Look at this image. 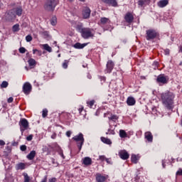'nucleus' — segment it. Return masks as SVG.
<instances>
[{
	"label": "nucleus",
	"mask_w": 182,
	"mask_h": 182,
	"mask_svg": "<svg viewBox=\"0 0 182 182\" xmlns=\"http://www.w3.org/2000/svg\"><path fill=\"white\" fill-rule=\"evenodd\" d=\"M178 49H179V52H181V53H182V44L178 46Z\"/></svg>",
	"instance_id": "nucleus-57"
},
{
	"label": "nucleus",
	"mask_w": 182,
	"mask_h": 182,
	"mask_svg": "<svg viewBox=\"0 0 182 182\" xmlns=\"http://www.w3.org/2000/svg\"><path fill=\"white\" fill-rule=\"evenodd\" d=\"M124 19L127 23H129V25L133 23V21H134V16H133V13L128 11L125 14Z\"/></svg>",
	"instance_id": "nucleus-9"
},
{
	"label": "nucleus",
	"mask_w": 182,
	"mask_h": 182,
	"mask_svg": "<svg viewBox=\"0 0 182 182\" xmlns=\"http://www.w3.org/2000/svg\"><path fill=\"white\" fill-rule=\"evenodd\" d=\"M26 165L24 163H19L16 166V170H25Z\"/></svg>",
	"instance_id": "nucleus-24"
},
{
	"label": "nucleus",
	"mask_w": 182,
	"mask_h": 182,
	"mask_svg": "<svg viewBox=\"0 0 182 182\" xmlns=\"http://www.w3.org/2000/svg\"><path fill=\"white\" fill-rule=\"evenodd\" d=\"M108 177V176H105L100 173H97L95 175V180L97 182H106Z\"/></svg>",
	"instance_id": "nucleus-12"
},
{
	"label": "nucleus",
	"mask_w": 182,
	"mask_h": 182,
	"mask_svg": "<svg viewBox=\"0 0 182 182\" xmlns=\"http://www.w3.org/2000/svg\"><path fill=\"white\" fill-rule=\"evenodd\" d=\"M104 4H106V5H108L109 6H117V1L116 0H102Z\"/></svg>",
	"instance_id": "nucleus-15"
},
{
	"label": "nucleus",
	"mask_w": 182,
	"mask_h": 182,
	"mask_svg": "<svg viewBox=\"0 0 182 182\" xmlns=\"http://www.w3.org/2000/svg\"><path fill=\"white\" fill-rule=\"evenodd\" d=\"M0 146H5V141L4 140H0Z\"/></svg>",
	"instance_id": "nucleus-55"
},
{
	"label": "nucleus",
	"mask_w": 182,
	"mask_h": 182,
	"mask_svg": "<svg viewBox=\"0 0 182 182\" xmlns=\"http://www.w3.org/2000/svg\"><path fill=\"white\" fill-rule=\"evenodd\" d=\"M58 58H60V54H58Z\"/></svg>",
	"instance_id": "nucleus-64"
},
{
	"label": "nucleus",
	"mask_w": 182,
	"mask_h": 182,
	"mask_svg": "<svg viewBox=\"0 0 182 182\" xmlns=\"http://www.w3.org/2000/svg\"><path fill=\"white\" fill-rule=\"evenodd\" d=\"M119 137H121V139H126V137H127V132H126V131L124 129H120Z\"/></svg>",
	"instance_id": "nucleus-28"
},
{
	"label": "nucleus",
	"mask_w": 182,
	"mask_h": 182,
	"mask_svg": "<svg viewBox=\"0 0 182 182\" xmlns=\"http://www.w3.org/2000/svg\"><path fill=\"white\" fill-rule=\"evenodd\" d=\"M20 130L21 133H23L25 130H28L29 128V122L26 118H21L18 122Z\"/></svg>",
	"instance_id": "nucleus-7"
},
{
	"label": "nucleus",
	"mask_w": 182,
	"mask_h": 182,
	"mask_svg": "<svg viewBox=\"0 0 182 182\" xmlns=\"http://www.w3.org/2000/svg\"><path fill=\"white\" fill-rule=\"evenodd\" d=\"M26 149H27L26 145H21V146H20V150H21V151H26Z\"/></svg>",
	"instance_id": "nucleus-43"
},
{
	"label": "nucleus",
	"mask_w": 182,
	"mask_h": 182,
	"mask_svg": "<svg viewBox=\"0 0 182 182\" xmlns=\"http://www.w3.org/2000/svg\"><path fill=\"white\" fill-rule=\"evenodd\" d=\"M119 119V117L116 114L111 115L110 117H109V120H112V122H116V120Z\"/></svg>",
	"instance_id": "nucleus-32"
},
{
	"label": "nucleus",
	"mask_w": 182,
	"mask_h": 182,
	"mask_svg": "<svg viewBox=\"0 0 182 182\" xmlns=\"http://www.w3.org/2000/svg\"><path fill=\"white\" fill-rule=\"evenodd\" d=\"M131 161H132V163H134V164H137V161H139V158H137V156H136V154L132 155Z\"/></svg>",
	"instance_id": "nucleus-29"
},
{
	"label": "nucleus",
	"mask_w": 182,
	"mask_h": 182,
	"mask_svg": "<svg viewBox=\"0 0 182 182\" xmlns=\"http://www.w3.org/2000/svg\"><path fill=\"white\" fill-rule=\"evenodd\" d=\"M33 139V135H29L28 136L26 137V140L28 141H31Z\"/></svg>",
	"instance_id": "nucleus-48"
},
{
	"label": "nucleus",
	"mask_w": 182,
	"mask_h": 182,
	"mask_svg": "<svg viewBox=\"0 0 182 182\" xmlns=\"http://www.w3.org/2000/svg\"><path fill=\"white\" fill-rule=\"evenodd\" d=\"M51 139H56V134H53L51 136Z\"/></svg>",
	"instance_id": "nucleus-58"
},
{
	"label": "nucleus",
	"mask_w": 182,
	"mask_h": 182,
	"mask_svg": "<svg viewBox=\"0 0 182 182\" xmlns=\"http://www.w3.org/2000/svg\"><path fill=\"white\" fill-rule=\"evenodd\" d=\"M100 160H101L102 161H105V160H106L107 163L109 162V159H106L105 156H100Z\"/></svg>",
	"instance_id": "nucleus-46"
},
{
	"label": "nucleus",
	"mask_w": 182,
	"mask_h": 182,
	"mask_svg": "<svg viewBox=\"0 0 182 182\" xmlns=\"http://www.w3.org/2000/svg\"><path fill=\"white\" fill-rule=\"evenodd\" d=\"M105 73H112V71L114 68V63L112 60H109L106 65Z\"/></svg>",
	"instance_id": "nucleus-11"
},
{
	"label": "nucleus",
	"mask_w": 182,
	"mask_h": 182,
	"mask_svg": "<svg viewBox=\"0 0 182 182\" xmlns=\"http://www.w3.org/2000/svg\"><path fill=\"white\" fill-rule=\"evenodd\" d=\"M80 2H85L86 0H79Z\"/></svg>",
	"instance_id": "nucleus-60"
},
{
	"label": "nucleus",
	"mask_w": 182,
	"mask_h": 182,
	"mask_svg": "<svg viewBox=\"0 0 182 182\" xmlns=\"http://www.w3.org/2000/svg\"><path fill=\"white\" fill-rule=\"evenodd\" d=\"M77 31L81 33L83 39H90V38H94L95 34L93 33V29L90 28H83L82 24H79L76 27Z\"/></svg>",
	"instance_id": "nucleus-2"
},
{
	"label": "nucleus",
	"mask_w": 182,
	"mask_h": 182,
	"mask_svg": "<svg viewBox=\"0 0 182 182\" xmlns=\"http://www.w3.org/2000/svg\"><path fill=\"white\" fill-rule=\"evenodd\" d=\"M71 135H72V132L68 131V132H66V136H67V137H70Z\"/></svg>",
	"instance_id": "nucleus-52"
},
{
	"label": "nucleus",
	"mask_w": 182,
	"mask_h": 182,
	"mask_svg": "<svg viewBox=\"0 0 182 182\" xmlns=\"http://www.w3.org/2000/svg\"><path fill=\"white\" fill-rule=\"evenodd\" d=\"M164 55H166V56H168V55H170V49L166 48L164 50Z\"/></svg>",
	"instance_id": "nucleus-47"
},
{
	"label": "nucleus",
	"mask_w": 182,
	"mask_h": 182,
	"mask_svg": "<svg viewBox=\"0 0 182 182\" xmlns=\"http://www.w3.org/2000/svg\"><path fill=\"white\" fill-rule=\"evenodd\" d=\"M159 32L157 31L150 28L146 31V41H153V39H156L159 36Z\"/></svg>",
	"instance_id": "nucleus-5"
},
{
	"label": "nucleus",
	"mask_w": 182,
	"mask_h": 182,
	"mask_svg": "<svg viewBox=\"0 0 182 182\" xmlns=\"http://www.w3.org/2000/svg\"><path fill=\"white\" fill-rule=\"evenodd\" d=\"M168 4V0H160L157 5L159 8H164L167 6V4Z\"/></svg>",
	"instance_id": "nucleus-20"
},
{
	"label": "nucleus",
	"mask_w": 182,
	"mask_h": 182,
	"mask_svg": "<svg viewBox=\"0 0 182 182\" xmlns=\"http://www.w3.org/2000/svg\"><path fill=\"white\" fill-rule=\"evenodd\" d=\"M153 66H156L157 68H159V62L154 61V62L153 63Z\"/></svg>",
	"instance_id": "nucleus-54"
},
{
	"label": "nucleus",
	"mask_w": 182,
	"mask_h": 182,
	"mask_svg": "<svg viewBox=\"0 0 182 182\" xmlns=\"http://www.w3.org/2000/svg\"><path fill=\"white\" fill-rule=\"evenodd\" d=\"M32 92V85L29 82H25L23 85V92L24 95H29Z\"/></svg>",
	"instance_id": "nucleus-10"
},
{
	"label": "nucleus",
	"mask_w": 182,
	"mask_h": 182,
	"mask_svg": "<svg viewBox=\"0 0 182 182\" xmlns=\"http://www.w3.org/2000/svg\"><path fill=\"white\" fill-rule=\"evenodd\" d=\"M100 23L101 25H106V23H110V19L106 17H102L100 18Z\"/></svg>",
	"instance_id": "nucleus-26"
},
{
	"label": "nucleus",
	"mask_w": 182,
	"mask_h": 182,
	"mask_svg": "<svg viewBox=\"0 0 182 182\" xmlns=\"http://www.w3.org/2000/svg\"><path fill=\"white\" fill-rule=\"evenodd\" d=\"M11 10L17 16H22V12H23V9H22V6H18L16 8L12 9Z\"/></svg>",
	"instance_id": "nucleus-14"
},
{
	"label": "nucleus",
	"mask_w": 182,
	"mask_h": 182,
	"mask_svg": "<svg viewBox=\"0 0 182 182\" xmlns=\"http://www.w3.org/2000/svg\"><path fill=\"white\" fill-rule=\"evenodd\" d=\"M90 9L86 8L85 9L83 10L82 11V16L84 19H87L88 18L90 17Z\"/></svg>",
	"instance_id": "nucleus-18"
},
{
	"label": "nucleus",
	"mask_w": 182,
	"mask_h": 182,
	"mask_svg": "<svg viewBox=\"0 0 182 182\" xmlns=\"http://www.w3.org/2000/svg\"><path fill=\"white\" fill-rule=\"evenodd\" d=\"M47 116H48V109H43L42 117L45 118Z\"/></svg>",
	"instance_id": "nucleus-37"
},
{
	"label": "nucleus",
	"mask_w": 182,
	"mask_h": 182,
	"mask_svg": "<svg viewBox=\"0 0 182 182\" xmlns=\"http://www.w3.org/2000/svg\"><path fill=\"white\" fill-rule=\"evenodd\" d=\"M5 18L7 22H12V21H14V19L16 18V15L14 12V10L11 9L6 12Z\"/></svg>",
	"instance_id": "nucleus-8"
},
{
	"label": "nucleus",
	"mask_w": 182,
	"mask_h": 182,
	"mask_svg": "<svg viewBox=\"0 0 182 182\" xmlns=\"http://www.w3.org/2000/svg\"><path fill=\"white\" fill-rule=\"evenodd\" d=\"M102 79L104 80V82H105V81H106V77H102Z\"/></svg>",
	"instance_id": "nucleus-59"
},
{
	"label": "nucleus",
	"mask_w": 182,
	"mask_h": 182,
	"mask_svg": "<svg viewBox=\"0 0 182 182\" xmlns=\"http://www.w3.org/2000/svg\"><path fill=\"white\" fill-rule=\"evenodd\" d=\"M69 2H73V0H68Z\"/></svg>",
	"instance_id": "nucleus-63"
},
{
	"label": "nucleus",
	"mask_w": 182,
	"mask_h": 182,
	"mask_svg": "<svg viewBox=\"0 0 182 182\" xmlns=\"http://www.w3.org/2000/svg\"><path fill=\"white\" fill-rule=\"evenodd\" d=\"M85 46H87V43H76L74 44L73 48L75 49H83Z\"/></svg>",
	"instance_id": "nucleus-21"
},
{
	"label": "nucleus",
	"mask_w": 182,
	"mask_h": 182,
	"mask_svg": "<svg viewBox=\"0 0 182 182\" xmlns=\"http://www.w3.org/2000/svg\"><path fill=\"white\" fill-rule=\"evenodd\" d=\"M32 39H33V38H32V36H31V35H28L26 36V42H32Z\"/></svg>",
	"instance_id": "nucleus-40"
},
{
	"label": "nucleus",
	"mask_w": 182,
	"mask_h": 182,
	"mask_svg": "<svg viewBox=\"0 0 182 182\" xmlns=\"http://www.w3.org/2000/svg\"><path fill=\"white\" fill-rule=\"evenodd\" d=\"M69 65V60H65L62 64L63 69H68V66Z\"/></svg>",
	"instance_id": "nucleus-33"
},
{
	"label": "nucleus",
	"mask_w": 182,
	"mask_h": 182,
	"mask_svg": "<svg viewBox=\"0 0 182 182\" xmlns=\"http://www.w3.org/2000/svg\"><path fill=\"white\" fill-rule=\"evenodd\" d=\"M73 140L76 141L77 147L79 149V151L82 150V147H83V144H85V137L83 136V134L81 132L78 134V135H75L73 137Z\"/></svg>",
	"instance_id": "nucleus-4"
},
{
	"label": "nucleus",
	"mask_w": 182,
	"mask_h": 182,
	"mask_svg": "<svg viewBox=\"0 0 182 182\" xmlns=\"http://www.w3.org/2000/svg\"><path fill=\"white\" fill-rule=\"evenodd\" d=\"M24 182H29L31 181V178H29V176L28 175V173H24Z\"/></svg>",
	"instance_id": "nucleus-36"
},
{
	"label": "nucleus",
	"mask_w": 182,
	"mask_h": 182,
	"mask_svg": "<svg viewBox=\"0 0 182 182\" xmlns=\"http://www.w3.org/2000/svg\"><path fill=\"white\" fill-rule=\"evenodd\" d=\"M1 6H2V3L0 2V9Z\"/></svg>",
	"instance_id": "nucleus-62"
},
{
	"label": "nucleus",
	"mask_w": 182,
	"mask_h": 182,
	"mask_svg": "<svg viewBox=\"0 0 182 182\" xmlns=\"http://www.w3.org/2000/svg\"><path fill=\"white\" fill-rule=\"evenodd\" d=\"M87 79H92V75H90V73H87Z\"/></svg>",
	"instance_id": "nucleus-56"
},
{
	"label": "nucleus",
	"mask_w": 182,
	"mask_h": 182,
	"mask_svg": "<svg viewBox=\"0 0 182 182\" xmlns=\"http://www.w3.org/2000/svg\"><path fill=\"white\" fill-rule=\"evenodd\" d=\"M176 95L174 93L170 91H166L161 94V99L163 105L165 106L168 110H171L173 109V105H174V98Z\"/></svg>",
	"instance_id": "nucleus-1"
},
{
	"label": "nucleus",
	"mask_w": 182,
	"mask_h": 182,
	"mask_svg": "<svg viewBox=\"0 0 182 182\" xmlns=\"http://www.w3.org/2000/svg\"><path fill=\"white\" fill-rule=\"evenodd\" d=\"M18 51L20 53H25V52H26V48L21 47L18 49Z\"/></svg>",
	"instance_id": "nucleus-44"
},
{
	"label": "nucleus",
	"mask_w": 182,
	"mask_h": 182,
	"mask_svg": "<svg viewBox=\"0 0 182 182\" xmlns=\"http://www.w3.org/2000/svg\"><path fill=\"white\" fill-rule=\"evenodd\" d=\"M8 82L6 81H3L1 85V87L5 88V87H8Z\"/></svg>",
	"instance_id": "nucleus-41"
},
{
	"label": "nucleus",
	"mask_w": 182,
	"mask_h": 182,
	"mask_svg": "<svg viewBox=\"0 0 182 182\" xmlns=\"http://www.w3.org/2000/svg\"><path fill=\"white\" fill-rule=\"evenodd\" d=\"M151 0H139L138 6H141V8H144V6H147V5H150Z\"/></svg>",
	"instance_id": "nucleus-16"
},
{
	"label": "nucleus",
	"mask_w": 182,
	"mask_h": 182,
	"mask_svg": "<svg viewBox=\"0 0 182 182\" xmlns=\"http://www.w3.org/2000/svg\"><path fill=\"white\" fill-rule=\"evenodd\" d=\"M33 53L35 55V53H37L38 56H42V50H39L38 49L33 50Z\"/></svg>",
	"instance_id": "nucleus-34"
},
{
	"label": "nucleus",
	"mask_w": 182,
	"mask_h": 182,
	"mask_svg": "<svg viewBox=\"0 0 182 182\" xmlns=\"http://www.w3.org/2000/svg\"><path fill=\"white\" fill-rule=\"evenodd\" d=\"M8 103H12V102H14V97H10L8 100H7Z\"/></svg>",
	"instance_id": "nucleus-51"
},
{
	"label": "nucleus",
	"mask_w": 182,
	"mask_h": 182,
	"mask_svg": "<svg viewBox=\"0 0 182 182\" xmlns=\"http://www.w3.org/2000/svg\"><path fill=\"white\" fill-rule=\"evenodd\" d=\"M101 141L105 143V144H112V141L109 138H106L105 136L101 137Z\"/></svg>",
	"instance_id": "nucleus-27"
},
{
	"label": "nucleus",
	"mask_w": 182,
	"mask_h": 182,
	"mask_svg": "<svg viewBox=\"0 0 182 182\" xmlns=\"http://www.w3.org/2000/svg\"><path fill=\"white\" fill-rule=\"evenodd\" d=\"M168 76L166 75L165 74H160L156 78V82L159 85V86L167 85V83H168Z\"/></svg>",
	"instance_id": "nucleus-6"
},
{
	"label": "nucleus",
	"mask_w": 182,
	"mask_h": 182,
	"mask_svg": "<svg viewBox=\"0 0 182 182\" xmlns=\"http://www.w3.org/2000/svg\"><path fill=\"white\" fill-rule=\"evenodd\" d=\"M83 107H81L80 108L78 109V112L80 113V114H82V112H83Z\"/></svg>",
	"instance_id": "nucleus-53"
},
{
	"label": "nucleus",
	"mask_w": 182,
	"mask_h": 182,
	"mask_svg": "<svg viewBox=\"0 0 182 182\" xmlns=\"http://www.w3.org/2000/svg\"><path fill=\"white\" fill-rule=\"evenodd\" d=\"M179 66H182V61L179 63Z\"/></svg>",
	"instance_id": "nucleus-61"
},
{
	"label": "nucleus",
	"mask_w": 182,
	"mask_h": 182,
	"mask_svg": "<svg viewBox=\"0 0 182 182\" xmlns=\"http://www.w3.org/2000/svg\"><path fill=\"white\" fill-rule=\"evenodd\" d=\"M82 164L85 166H90L92 164V159L90 157H85L83 159Z\"/></svg>",
	"instance_id": "nucleus-22"
},
{
	"label": "nucleus",
	"mask_w": 182,
	"mask_h": 182,
	"mask_svg": "<svg viewBox=\"0 0 182 182\" xmlns=\"http://www.w3.org/2000/svg\"><path fill=\"white\" fill-rule=\"evenodd\" d=\"M176 176H182V169L180 168L177 172H176Z\"/></svg>",
	"instance_id": "nucleus-49"
},
{
	"label": "nucleus",
	"mask_w": 182,
	"mask_h": 182,
	"mask_svg": "<svg viewBox=\"0 0 182 182\" xmlns=\"http://www.w3.org/2000/svg\"><path fill=\"white\" fill-rule=\"evenodd\" d=\"M35 156H36V151H31L28 155L27 159L28 160H33L35 159Z\"/></svg>",
	"instance_id": "nucleus-23"
},
{
	"label": "nucleus",
	"mask_w": 182,
	"mask_h": 182,
	"mask_svg": "<svg viewBox=\"0 0 182 182\" xmlns=\"http://www.w3.org/2000/svg\"><path fill=\"white\" fill-rule=\"evenodd\" d=\"M58 154L62 157V159H63V160H65V155L63 154V150H60L58 151Z\"/></svg>",
	"instance_id": "nucleus-45"
},
{
	"label": "nucleus",
	"mask_w": 182,
	"mask_h": 182,
	"mask_svg": "<svg viewBox=\"0 0 182 182\" xmlns=\"http://www.w3.org/2000/svg\"><path fill=\"white\" fill-rule=\"evenodd\" d=\"M119 156L122 160H128V159L130 157V154H129V152H127V151L125 149L120 150L119 151Z\"/></svg>",
	"instance_id": "nucleus-13"
},
{
	"label": "nucleus",
	"mask_w": 182,
	"mask_h": 182,
	"mask_svg": "<svg viewBox=\"0 0 182 182\" xmlns=\"http://www.w3.org/2000/svg\"><path fill=\"white\" fill-rule=\"evenodd\" d=\"M127 104L128 106H134L136 105V100L133 97H128Z\"/></svg>",
	"instance_id": "nucleus-19"
},
{
	"label": "nucleus",
	"mask_w": 182,
	"mask_h": 182,
	"mask_svg": "<svg viewBox=\"0 0 182 182\" xmlns=\"http://www.w3.org/2000/svg\"><path fill=\"white\" fill-rule=\"evenodd\" d=\"M87 105L90 107H92L93 105H95V100H92L90 102H87Z\"/></svg>",
	"instance_id": "nucleus-42"
},
{
	"label": "nucleus",
	"mask_w": 182,
	"mask_h": 182,
	"mask_svg": "<svg viewBox=\"0 0 182 182\" xmlns=\"http://www.w3.org/2000/svg\"><path fill=\"white\" fill-rule=\"evenodd\" d=\"M13 32H18L19 31V24H15L13 26Z\"/></svg>",
	"instance_id": "nucleus-35"
},
{
	"label": "nucleus",
	"mask_w": 182,
	"mask_h": 182,
	"mask_svg": "<svg viewBox=\"0 0 182 182\" xmlns=\"http://www.w3.org/2000/svg\"><path fill=\"white\" fill-rule=\"evenodd\" d=\"M58 5H59V0H46L43 9L47 12H53Z\"/></svg>",
	"instance_id": "nucleus-3"
},
{
	"label": "nucleus",
	"mask_w": 182,
	"mask_h": 182,
	"mask_svg": "<svg viewBox=\"0 0 182 182\" xmlns=\"http://www.w3.org/2000/svg\"><path fill=\"white\" fill-rule=\"evenodd\" d=\"M56 23H58V18H56V16H53L52 18L50 19V24L53 26H55Z\"/></svg>",
	"instance_id": "nucleus-31"
},
{
	"label": "nucleus",
	"mask_w": 182,
	"mask_h": 182,
	"mask_svg": "<svg viewBox=\"0 0 182 182\" xmlns=\"http://www.w3.org/2000/svg\"><path fill=\"white\" fill-rule=\"evenodd\" d=\"M58 181V180L56 179V178H51L48 180V182H56Z\"/></svg>",
	"instance_id": "nucleus-50"
},
{
	"label": "nucleus",
	"mask_w": 182,
	"mask_h": 182,
	"mask_svg": "<svg viewBox=\"0 0 182 182\" xmlns=\"http://www.w3.org/2000/svg\"><path fill=\"white\" fill-rule=\"evenodd\" d=\"M106 134H112V135H114V134H116V132H114V129H108V132H106Z\"/></svg>",
	"instance_id": "nucleus-38"
},
{
	"label": "nucleus",
	"mask_w": 182,
	"mask_h": 182,
	"mask_svg": "<svg viewBox=\"0 0 182 182\" xmlns=\"http://www.w3.org/2000/svg\"><path fill=\"white\" fill-rule=\"evenodd\" d=\"M28 63L29 66L31 67V68H35V66H36V60H35V59H33V58H30L28 60Z\"/></svg>",
	"instance_id": "nucleus-25"
},
{
	"label": "nucleus",
	"mask_w": 182,
	"mask_h": 182,
	"mask_svg": "<svg viewBox=\"0 0 182 182\" xmlns=\"http://www.w3.org/2000/svg\"><path fill=\"white\" fill-rule=\"evenodd\" d=\"M40 33L41 35H43V36H46V38H48L49 36V32L48 31H41Z\"/></svg>",
	"instance_id": "nucleus-39"
},
{
	"label": "nucleus",
	"mask_w": 182,
	"mask_h": 182,
	"mask_svg": "<svg viewBox=\"0 0 182 182\" xmlns=\"http://www.w3.org/2000/svg\"><path fill=\"white\" fill-rule=\"evenodd\" d=\"M144 137L149 143H153V134L150 132H146L144 133Z\"/></svg>",
	"instance_id": "nucleus-17"
},
{
	"label": "nucleus",
	"mask_w": 182,
	"mask_h": 182,
	"mask_svg": "<svg viewBox=\"0 0 182 182\" xmlns=\"http://www.w3.org/2000/svg\"><path fill=\"white\" fill-rule=\"evenodd\" d=\"M43 48L44 50H47V52H49V53L52 52V47L49 46L48 44H43Z\"/></svg>",
	"instance_id": "nucleus-30"
}]
</instances>
